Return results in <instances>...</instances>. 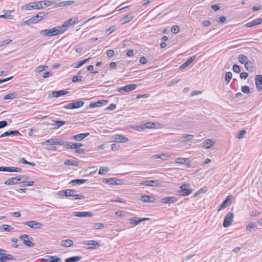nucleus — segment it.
<instances>
[{
    "label": "nucleus",
    "instance_id": "nucleus-51",
    "mask_svg": "<svg viewBox=\"0 0 262 262\" xmlns=\"http://www.w3.org/2000/svg\"><path fill=\"white\" fill-rule=\"evenodd\" d=\"M21 183H23V185L21 186V187H26V186H32L34 182V181H22L21 182Z\"/></svg>",
    "mask_w": 262,
    "mask_h": 262
},
{
    "label": "nucleus",
    "instance_id": "nucleus-38",
    "mask_svg": "<svg viewBox=\"0 0 262 262\" xmlns=\"http://www.w3.org/2000/svg\"><path fill=\"white\" fill-rule=\"evenodd\" d=\"M90 59H91V57H89L87 59L82 60L78 62H76L74 64V67L75 68H78L80 67L81 66H82L83 64H85L86 62H87Z\"/></svg>",
    "mask_w": 262,
    "mask_h": 262
},
{
    "label": "nucleus",
    "instance_id": "nucleus-8",
    "mask_svg": "<svg viewBox=\"0 0 262 262\" xmlns=\"http://www.w3.org/2000/svg\"><path fill=\"white\" fill-rule=\"evenodd\" d=\"M64 143V142L62 140L57 139H50L45 141L43 142L42 144H47V145H62Z\"/></svg>",
    "mask_w": 262,
    "mask_h": 262
},
{
    "label": "nucleus",
    "instance_id": "nucleus-59",
    "mask_svg": "<svg viewBox=\"0 0 262 262\" xmlns=\"http://www.w3.org/2000/svg\"><path fill=\"white\" fill-rule=\"evenodd\" d=\"M5 250L0 249V261L5 260Z\"/></svg>",
    "mask_w": 262,
    "mask_h": 262
},
{
    "label": "nucleus",
    "instance_id": "nucleus-41",
    "mask_svg": "<svg viewBox=\"0 0 262 262\" xmlns=\"http://www.w3.org/2000/svg\"><path fill=\"white\" fill-rule=\"evenodd\" d=\"M17 94L16 92H13L5 95L4 97V99H13L16 98Z\"/></svg>",
    "mask_w": 262,
    "mask_h": 262
},
{
    "label": "nucleus",
    "instance_id": "nucleus-62",
    "mask_svg": "<svg viewBox=\"0 0 262 262\" xmlns=\"http://www.w3.org/2000/svg\"><path fill=\"white\" fill-rule=\"evenodd\" d=\"M254 26L260 25L262 23V18L259 17L258 18L252 20Z\"/></svg>",
    "mask_w": 262,
    "mask_h": 262
},
{
    "label": "nucleus",
    "instance_id": "nucleus-22",
    "mask_svg": "<svg viewBox=\"0 0 262 262\" xmlns=\"http://www.w3.org/2000/svg\"><path fill=\"white\" fill-rule=\"evenodd\" d=\"M104 182L108 184H120L122 180L120 179H116L114 178H109L104 179Z\"/></svg>",
    "mask_w": 262,
    "mask_h": 262
},
{
    "label": "nucleus",
    "instance_id": "nucleus-30",
    "mask_svg": "<svg viewBox=\"0 0 262 262\" xmlns=\"http://www.w3.org/2000/svg\"><path fill=\"white\" fill-rule=\"evenodd\" d=\"M147 123H145L144 124L141 125H137L134 126H132V128L135 130L141 132L144 129L147 128Z\"/></svg>",
    "mask_w": 262,
    "mask_h": 262
},
{
    "label": "nucleus",
    "instance_id": "nucleus-32",
    "mask_svg": "<svg viewBox=\"0 0 262 262\" xmlns=\"http://www.w3.org/2000/svg\"><path fill=\"white\" fill-rule=\"evenodd\" d=\"M133 18V16L131 15H126L124 17L120 19V21L122 24H124L130 21Z\"/></svg>",
    "mask_w": 262,
    "mask_h": 262
},
{
    "label": "nucleus",
    "instance_id": "nucleus-10",
    "mask_svg": "<svg viewBox=\"0 0 262 262\" xmlns=\"http://www.w3.org/2000/svg\"><path fill=\"white\" fill-rule=\"evenodd\" d=\"M24 225L34 229H40L42 226L40 223L35 221L25 222Z\"/></svg>",
    "mask_w": 262,
    "mask_h": 262
},
{
    "label": "nucleus",
    "instance_id": "nucleus-53",
    "mask_svg": "<svg viewBox=\"0 0 262 262\" xmlns=\"http://www.w3.org/2000/svg\"><path fill=\"white\" fill-rule=\"evenodd\" d=\"M246 134V131L245 130H244V129L242 130L238 133L236 137L239 139H242L244 138V137Z\"/></svg>",
    "mask_w": 262,
    "mask_h": 262
},
{
    "label": "nucleus",
    "instance_id": "nucleus-21",
    "mask_svg": "<svg viewBox=\"0 0 262 262\" xmlns=\"http://www.w3.org/2000/svg\"><path fill=\"white\" fill-rule=\"evenodd\" d=\"M70 92L67 91L60 90V91H53L51 94L52 95V97L57 98L60 96L68 94Z\"/></svg>",
    "mask_w": 262,
    "mask_h": 262
},
{
    "label": "nucleus",
    "instance_id": "nucleus-54",
    "mask_svg": "<svg viewBox=\"0 0 262 262\" xmlns=\"http://www.w3.org/2000/svg\"><path fill=\"white\" fill-rule=\"evenodd\" d=\"M22 171V169L19 167H15L13 166H10V172H20Z\"/></svg>",
    "mask_w": 262,
    "mask_h": 262
},
{
    "label": "nucleus",
    "instance_id": "nucleus-55",
    "mask_svg": "<svg viewBox=\"0 0 262 262\" xmlns=\"http://www.w3.org/2000/svg\"><path fill=\"white\" fill-rule=\"evenodd\" d=\"M232 70L236 73H239L241 72V67L237 64H234L232 67Z\"/></svg>",
    "mask_w": 262,
    "mask_h": 262
},
{
    "label": "nucleus",
    "instance_id": "nucleus-44",
    "mask_svg": "<svg viewBox=\"0 0 262 262\" xmlns=\"http://www.w3.org/2000/svg\"><path fill=\"white\" fill-rule=\"evenodd\" d=\"M83 104L84 103L82 101H78L72 103L74 109L82 107L83 105Z\"/></svg>",
    "mask_w": 262,
    "mask_h": 262
},
{
    "label": "nucleus",
    "instance_id": "nucleus-48",
    "mask_svg": "<svg viewBox=\"0 0 262 262\" xmlns=\"http://www.w3.org/2000/svg\"><path fill=\"white\" fill-rule=\"evenodd\" d=\"M2 228L4 230L8 231V232H11L14 230V228L13 227H11L7 224L3 225L2 226Z\"/></svg>",
    "mask_w": 262,
    "mask_h": 262
},
{
    "label": "nucleus",
    "instance_id": "nucleus-17",
    "mask_svg": "<svg viewBox=\"0 0 262 262\" xmlns=\"http://www.w3.org/2000/svg\"><path fill=\"white\" fill-rule=\"evenodd\" d=\"M20 238L23 241V243L24 245L28 247H32L34 246L33 243L29 241V236L27 234L21 235L20 237Z\"/></svg>",
    "mask_w": 262,
    "mask_h": 262
},
{
    "label": "nucleus",
    "instance_id": "nucleus-64",
    "mask_svg": "<svg viewBox=\"0 0 262 262\" xmlns=\"http://www.w3.org/2000/svg\"><path fill=\"white\" fill-rule=\"evenodd\" d=\"M83 146V144L80 143H73V149H77Z\"/></svg>",
    "mask_w": 262,
    "mask_h": 262
},
{
    "label": "nucleus",
    "instance_id": "nucleus-13",
    "mask_svg": "<svg viewBox=\"0 0 262 262\" xmlns=\"http://www.w3.org/2000/svg\"><path fill=\"white\" fill-rule=\"evenodd\" d=\"M23 177H13L7 180L5 184L7 185H12L17 184L18 181H21Z\"/></svg>",
    "mask_w": 262,
    "mask_h": 262
},
{
    "label": "nucleus",
    "instance_id": "nucleus-4",
    "mask_svg": "<svg viewBox=\"0 0 262 262\" xmlns=\"http://www.w3.org/2000/svg\"><path fill=\"white\" fill-rule=\"evenodd\" d=\"M46 14L43 12L38 13L36 15L30 18L24 22V24L30 25L35 24L42 20L45 16Z\"/></svg>",
    "mask_w": 262,
    "mask_h": 262
},
{
    "label": "nucleus",
    "instance_id": "nucleus-58",
    "mask_svg": "<svg viewBox=\"0 0 262 262\" xmlns=\"http://www.w3.org/2000/svg\"><path fill=\"white\" fill-rule=\"evenodd\" d=\"M180 80L179 79L175 78V79H173L172 80H171V81H170L168 83L167 85H168V86H173L174 84H176V83H178L180 81Z\"/></svg>",
    "mask_w": 262,
    "mask_h": 262
},
{
    "label": "nucleus",
    "instance_id": "nucleus-61",
    "mask_svg": "<svg viewBox=\"0 0 262 262\" xmlns=\"http://www.w3.org/2000/svg\"><path fill=\"white\" fill-rule=\"evenodd\" d=\"M82 80V77L79 76H75L72 78V81L73 82H77Z\"/></svg>",
    "mask_w": 262,
    "mask_h": 262
},
{
    "label": "nucleus",
    "instance_id": "nucleus-57",
    "mask_svg": "<svg viewBox=\"0 0 262 262\" xmlns=\"http://www.w3.org/2000/svg\"><path fill=\"white\" fill-rule=\"evenodd\" d=\"M104 225L102 223H96L94 224L93 228L95 229H101L103 228Z\"/></svg>",
    "mask_w": 262,
    "mask_h": 262
},
{
    "label": "nucleus",
    "instance_id": "nucleus-56",
    "mask_svg": "<svg viewBox=\"0 0 262 262\" xmlns=\"http://www.w3.org/2000/svg\"><path fill=\"white\" fill-rule=\"evenodd\" d=\"M241 90L242 92L245 94H249L250 92L249 87L246 85L242 86Z\"/></svg>",
    "mask_w": 262,
    "mask_h": 262
},
{
    "label": "nucleus",
    "instance_id": "nucleus-34",
    "mask_svg": "<svg viewBox=\"0 0 262 262\" xmlns=\"http://www.w3.org/2000/svg\"><path fill=\"white\" fill-rule=\"evenodd\" d=\"M88 181L86 179H75L72 180L70 183L69 184H72V185H80Z\"/></svg>",
    "mask_w": 262,
    "mask_h": 262
},
{
    "label": "nucleus",
    "instance_id": "nucleus-3",
    "mask_svg": "<svg viewBox=\"0 0 262 262\" xmlns=\"http://www.w3.org/2000/svg\"><path fill=\"white\" fill-rule=\"evenodd\" d=\"M192 191L188 184H185L181 185L180 190L177 191V193L179 195L186 196L190 195Z\"/></svg>",
    "mask_w": 262,
    "mask_h": 262
},
{
    "label": "nucleus",
    "instance_id": "nucleus-27",
    "mask_svg": "<svg viewBox=\"0 0 262 262\" xmlns=\"http://www.w3.org/2000/svg\"><path fill=\"white\" fill-rule=\"evenodd\" d=\"M188 159L184 158H178L175 160L177 163L185 164L187 165V167H189L190 166V164L188 162Z\"/></svg>",
    "mask_w": 262,
    "mask_h": 262
},
{
    "label": "nucleus",
    "instance_id": "nucleus-20",
    "mask_svg": "<svg viewBox=\"0 0 262 262\" xmlns=\"http://www.w3.org/2000/svg\"><path fill=\"white\" fill-rule=\"evenodd\" d=\"M215 144V142L211 139H206L203 142L202 147L205 149H208Z\"/></svg>",
    "mask_w": 262,
    "mask_h": 262
},
{
    "label": "nucleus",
    "instance_id": "nucleus-63",
    "mask_svg": "<svg viewBox=\"0 0 262 262\" xmlns=\"http://www.w3.org/2000/svg\"><path fill=\"white\" fill-rule=\"evenodd\" d=\"M227 19L225 16H220L217 20V21L219 24H222L226 22Z\"/></svg>",
    "mask_w": 262,
    "mask_h": 262
},
{
    "label": "nucleus",
    "instance_id": "nucleus-37",
    "mask_svg": "<svg viewBox=\"0 0 262 262\" xmlns=\"http://www.w3.org/2000/svg\"><path fill=\"white\" fill-rule=\"evenodd\" d=\"M64 164L67 165H71L77 167L78 166V162L74 160H67L64 161Z\"/></svg>",
    "mask_w": 262,
    "mask_h": 262
},
{
    "label": "nucleus",
    "instance_id": "nucleus-33",
    "mask_svg": "<svg viewBox=\"0 0 262 262\" xmlns=\"http://www.w3.org/2000/svg\"><path fill=\"white\" fill-rule=\"evenodd\" d=\"M4 12H5V14L1 15L0 18H7L9 19H12L13 18V17H14L13 15H12L10 14L11 12H12L11 11L4 10Z\"/></svg>",
    "mask_w": 262,
    "mask_h": 262
},
{
    "label": "nucleus",
    "instance_id": "nucleus-35",
    "mask_svg": "<svg viewBox=\"0 0 262 262\" xmlns=\"http://www.w3.org/2000/svg\"><path fill=\"white\" fill-rule=\"evenodd\" d=\"M193 137H194V136L193 135H191V134L185 135H184L182 137H181L180 140L181 142H187V141H189L191 140Z\"/></svg>",
    "mask_w": 262,
    "mask_h": 262
},
{
    "label": "nucleus",
    "instance_id": "nucleus-49",
    "mask_svg": "<svg viewBox=\"0 0 262 262\" xmlns=\"http://www.w3.org/2000/svg\"><path fill=\"white\" fill-rule=\"evenodd\" d=\"M47 66H40L37 67L35 71L37 73H40L43 71L46 70L48 68Z\"/></svg>",
    "mask_w": 262,
    "mask_h": 262
},
{
    "label": "nucleus",
    "instance_id": "nucleus-12",
    "mask_svg": "<svg viewBox=\"0 0 262 262\" xmlns=\"http://www.w3.org/2000/svg\"><path fill=\"white\" fill-rule=\"evenodd\" d=\"M114 142L126 143L128 141V139L125 136L117 134L113 137Z\"/></svg>",
    "mask_w": 262,
    "mask_h": 262
},
{
    "label": "nucleus",
    "instance_id": "nucleus-26",
    "mask_svg": "<svg viewBox=\"0 0 262 262\" xmlns=\"http://www.w3.org/2000/svg\"><path fill=\"white\" fill-rule=\"evenodd\" d=\"M90 133H82L73 136L71 139L79 141L83 140L84 138L88 137Z\"/></svg>",
    "mask_w": 262,
    "mask_h": 262
},
{
    "label": "nucleus",
    "instance_id": "nucleus-47",
    "mask_svg": "<svg viewBox=\"0 0 262 262\" xmlns=\"http://www.w3.org/2000/svg\"><path fill=\"white\" fill-rule=\"evenodd\" d=\"M256 227V225L255 224V223H254L253 222H250L247 225L246 230L247 231L251 232L252 231V229H253Z\"/></svg>",
    "mask_w": 262,
    "mask_h": 262
},
{
    "label": "nucleus",
    "instance_id": "nucleus-60",
    "mask_svg": "<svg viewBox=\"0 0 262 262\" xmlns=\"http://www.w3.org/2000/svg\"><path fill=\"white\" fill-rule=\"evenodd\" d=\"M12 41L11 39H7L0 42V47L8 45Z\"/></svg>",
    "mask_w": 262,
    "mask_h": 262
},
{
    "label": "nucleus",
    "instance_id": "nucleus-28",
    "mask_svg": "<svg viewBox=\"0 0 262 262\" xmlns=\"http://www.w3.org/2000/svg\"><path fill=\"white\" fill-rule=\"evenodd\" d=\"M163 125L157 122H148V128H161Z\"/></svg>",
    "mask_w": 262,
    "mask_h": 262
},
{
    "label": "nucleus",
    "instance_id": "nucleus-50",
    "mask_svg": "<svg viewBox=\"0 0 262 262\" xmlns=\"http://www.w3.org/2000/svg\"><path fill=\"white\" fill-rule=\"evenodd\" d=\"M232 77V74L230 72H227L225 75V80L227 83H229Z\"/></svg>",
    "mask_w": 262,
    "mask_h": 262
},
{
    "label": "nucleus",
    "instance_id": "nucleus-7",
    "mask_svg": "<svg viewBox=\"0 0 262 262\" xmlns=\"http://www.w3.org/2000/svg\"><path fill=\"white\" fill-rule=\"evenodd\" d=\"M78 23V18L77 17H73L72 18H70L68 20L65 21L63 25L60 26L61 28L63 30V32H65L67 29V27L71 25H73L75 24H76Z\"/></svg>",
    "mask_w": 262,
    "mask_h": 262
},
{
    "label": "nucleus",
    "instance_id": "nucleus-6",
    "mask_svg": "<svg viewBox=\"0 0 262 262\" xmlns=\"http://www.w3.org/2000/svg\"><path fill=\"white\" fill-rule=\"evenodd\" d=\"M234 217L233 213L230 212H228L226 215L225 216L224 221L223 225L224 227H229L232 223Z\"/></svg>",
    "mask_w": 262,
    "mask_h": 262
},
{
    "label": "nucleus",
    "instance_id": "nucleus-1",
    "mask_svg": "<svg viewBox=\"0 0 262 262\" xmlns=\"http://www.w3.org/2000/svg\"><path fill=\"white\" fill-rule=\"evenodd\" d=\"M59 195L61 196H72L75 200H81L84 198V196L81 194H77V191L74 189H67L59 192Z\"/></svg>",
    "mask_w": 262,
    "mask_h": 262
},
{
    "label": "nucleus",
    "instance_id": "nucleus-31",
    "mask_svg": "<svg viewBox=\"0 0 262 262\" xmlns=\"http://www.w3.org/2000/svg\"><path fill=\"white\" fill-rule=\"evenodd\" d=\"M106 101L104 100H100L97 102L91 103L90 104V106L91 108L96 107L98 106H100L101 105H104L106 103Z\"/></svg>",
    "mask_w": 262,
    "mask_h": 262
},
{
    "label": "nucleus",
    "instance_id": "nucleus-11",
    "mask_svg": "<svg viewBox=\"0 0 262 262\" xmlns=\"http://www.w3.org/2000/svg\"><path fill=\"white\" fill-rule=\"evenodd\" d=\"M42 262H61L60 258L56 256L47 255L45 258L41 259Z\"/></svg>",
    "mask_w": 262,
    "mask_h": 262
},
{
    "label": "nucleus",
    "instance_id": "nucleus-42",
    "mask_svg": "<svg viewBox=\"0 0 262 262\" xmlns=\"http://www.w3.org/2000/svg\"><path fill=\"white\" fill-rule=\"evenodd\" d=\"M54 123L53 124V125H55V128H57L60 127V126L64 125L66 123L64 121H56V120H53Z\"/></svg>",
    "mask_w": 262,
    "mask_h": 262
},
{
    "label": "nucleus",
    "instance_id": "nucleus-9",
    "mask_svg": "<svg viewBox=\"0 0 262 262\" xmlns=\"http://www.w3.org/2000/svg\"><path fill=\"white\" fill-rule=\"evenodd\" d=\"M136 88H137V85L136 84H130L126 85L125 86H123V87H121V88H119L118 89L117 91L121 93H123L125 92H130V91L134 90L135 89H136Z\"/></svg>",
    "mask_w": 262,
    "mask_h": 262
},
{
    "label": "nucleus",
    "instance_id": "nucleus-15",
    "mask_svg": "<svg viewBox=\"0 0 262 262\" xmlns=\"http://www.w3.org/2000/svg\"><path fill=\"white\" fill-rule=\"evenodd\" d=\"M196 56L195 55L189 57L187 60L183 63L180 67V69H184L189 66L195 59Z\"/></svg>",
    "mask_w": 262,
    "mask_h": 262
},
{
    "label": "nucleus",
    "instance_id": "nucleus-14",
    "mask_svg": "<svg viewBox=\"0 0 262 262\" xmlns=\"http://www.w3.org/2000/svg\"><path fill=\"white\" fill-rule=\"evenodd\" d=\"M256 88L259 92L262 91V75H256L255 78Z\"/></svg>",
    "mask_w": 262,
    "mask_h": 262
},
{
    "label": "nucleus",
    "instance_id": "nucleus-39",
    "mask_svg": "<svg viewBox=\"0 0 262 262\" xmlns=\"http://www.w3.org/2000/svg\"><path fill=\"white\" fill-rule=\"evenodd\" d=\"M161 182L158 180H148V186H160Z\"/></svg>",
    "mask_w": 262,
    "mask_h": 262
},
{
    "label": "nucleus",
    "instance_id": "nucleus-43",
    "mask_svg": "<svg viewBox=\"0 0 262 262\" xmlns=\"http://www.w3.org/2000/svg\"><path fill=\"white\" fill-rule=\"evenodd\" d=\"M238 60L241 63L244 64L248 60L246 56L243 54H241L238 57Z\"/></svg>",
    "mask_w": 262,
    "mask_h": 262
},
{
    "label": "nucleus",
    "instance_id": "nucleus-36",
    "mask_svg": "<svg viewBox=\"0 0 262 262\" xmlns=\"http://www.w3.org/2000/svg\"><path fill=\"white\" fill-rule=\"evenodd\" d=\"M245 69L249 72H252L253 69V63L252 61L248 60L245 63Z\"/></svg>",
    "mask_w": 262,
    "mask_h": 262
},
{
    "label": "nucleus",
    "instance_id": "nucleus-19",
    "mask_svg": "<svg viewBox=\"0 0 262 262\" xmlns=\"http://www.w3.org/2000/svg\"><path fill=\"white\" fill-rule=\"evenodd\" d=\"M146 220H147V218H146V217L138 218L137 217H135L130 219L129 220V222L132 225H137L138 224H139L140 222H141L143 221H146Z\"/></svg>",
    "mask_w": 262,
    "mask_h": 262
},
{
    "label": "nucleus",
    "instance_id": "nucleus-52",
    "mask_svg": "<svg viewBox=\"0 0 262 262\" xmlns=\"http://www.w3.org/2000/svg\"><path fill=\"white\" fill-rule=\"evenodd\" d=\"M171 31L174 34L178 33L180 31V27L178 25L173 26L171 28Z\"/></svg>",
    "mask_w": 262,
    "mask_h": 262
},
{
    "label": "nucleus",
    "instance_id": "nucleus-46",
    "mask_svg": "<svg viewBox=\"0 0 262 262\" xmlns=\"http://www.w3.org/2000/svg\"><path fill=\"white\" fill-rule=\"evenodd\" d=\"M110 170L108 167H101L99 169L98 173L101 175H104L106 172Z\"/></svg>",
    "mask_w": 262,
    "mask_h": 262
},
{
    "label": "nucleus",
    "instance_id": "nucleus-24",
    "mask_svg": "<svg viewBox=\"0 0 262 262\" xmlns=\"http://www.w3.org/2000/svg\"><path fill=\"white\" fill-rule=\"evenodd\" d=\"M74 215L81 217H91L93 216V214L91 212H74Z\"/></svg>",
    "mask_w": 262,
    "mask_h": 262
},
{
    "label": "nucleus",
    "instance_id": "nucleus-16",
    "mask_svg": "<svg viewBox=\"0 0 262 262\" xmlns=\"http://www.w3.org/2000/svg\"><path fill=\"white\" fill-rule=\"evenodd\" d=\"M178 201L176 196L165 197L161 199V202L164 204H171L176 202Z\"/></svg>",
    "mask_w": 262,
    "mask_h": 262
},
{
    "label": "nucleus",
    "instance_id": "nucleus-2",
    "mask_svg": "<svg viewBox=\"0 0 262 262\" xmlns=\"http://www.w3.org/2000/svg\"><path fill=\"white\" fill-rule=\"evenodd\" d=\"M63 30L60 26L54 27L50 29H44L40 31V34L46 36H55L63 33Z\"/></svg>",
    "mask_w": 262,
    "mask_h": 262
},
{
    "label": "nucleus",
    "instance_id": "nucleus-23",
    "mask_svg": "<svg viewBox=\"0 0 262 262\" xmlns=\"http://www.w3.org/2000/svg\"><path fill=\"white\" fill-rule=\"evenodd\" d=\"M84 244L89 249H94L96 246H98L99 244L96 241H88L84 243Z\"/></svg>",
    "mask_w": 262,
    "mask_h": 262
},
{
    "label": "nucleus",
    "instance_id": "nucleus-18",
    "mask_svg": "<svg viewBox=\"0 0 262 262\" xmlns=\"http://www.w3.org/2000/svg\"><path fill=\"white\" fill-rule=\"evenodd\" d=\"M232 198V196L231 195H229L227 196L226 197V198L225 199V200L223 201L222 204L220 206L217 211H220V210L226 208L228 206L229 202L231 200Z\"/></svg>",
    "mask_w": 262,
    "mask_h": 262
},
{
    "label": "nucleus",
    "instance_id": "nucleus-25",
    "mask_svg": "<svg viewBox=\"0 0 262 262\" xmlns=\"http://www.w3.org/2000/svg\"><path fill=\"white\" fill-rule=\"evenodd\" d=\"M19 135H20V133L17 130H11V131H7L3 134H2L0 136V138H3L4 137L8 136H18Z\"/></svg>",
    "mask_w": 262,
    "mask_h": 262
},
{
    "label": "nucleus",
    "instance_id": "nucleus-45",
    "mask_svg": "<svg viewBox=\"0 0 262 262\" xmlns=\"http://www.w3.org/2000/svg\"><path fill=\"white\" fill-rule=\"evenodd\" d=\"M40 2H42V5H43V8L48 7L52 5H53L55 4L54 2H51L50 1H39Z\"/></svg>",
    "mask_w": 262,
    "mask_h": 262
},
{
    "label": "nucleus",
    "instance_id": "nucleus-29",
    "mask_svg": "<svg viewBox=\"0 0 262 262\" xmlns=\"http://www.w3.org/2000/svg\"><path fill=\"white\" fill-rule=\"evenodd\" d=\"M73 241L71 239L63 240L61 242V246L64 247H70L73 245Z\"/></svg>",
    "mask_w": 262,
    "mask_h": 262
},
{
    "label": "nucleus",
    "instance_id": "nucleus-5",
    "mask_svg": "<svg viewBox=\"0 0 262 262\" xmlns=\"http://www.w3.org/2000/svg\"><path fill=\"white\" fill-rule=\"evenodd\" d=\"M43 8L42 2H35L29 3L22 7L21 9L26 10H31L32 9H40Z\"/></svg>",
    "mask_w": 262,
    "mask_h": 262
},
{
    "label": "nucleus",
    "instance_id": "nucleus-40",
    "mask_svg": "<svg viewBox=\"0 0 262 262\" xmlns=\"http://www.w3.org/2000/svg\"><path fill=\"white\" fill-rule=\"evenodd\" d=\"M80 256H76L70 257L66 259V262H77L81 259Z\"/></svg>",
    "mask_w": 262,
    "mask_h": 262
}]
</instances>
